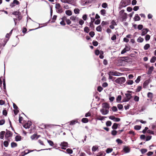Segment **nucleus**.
Wrapping results in <instances>:
<instances>
[{
	"label": "nucleus",
	"instance_id": "34",
	"mask_svg": "<svg viewBox=\"0 0 156 156\" xmlns=\"http://www.w3.org/2000/svg\"><path fill=\"white\" fill-rule=\"evenodd\" d=\"M100 12L102 15L104 16L106 13V10L104 9H102L101 10Z\"/></svg>",
	"mask_w": 156,
	"mask_h": 156
},
{
	"label": "nucleus",
	"instance_id": "56",
	"mask_svg": "<svg viewBox=\"0 0 156 156\" xmlns=\"http://www.w3.org/2000/svg\"><path fill=\"white\" fill-rule=\"evenodd\" d=\"M112 109L114 112H116L117 111V109L116 106H113L112 108Z\"/></svg>",
	"mask_w": 156,
	"mask_h": 156
},
{
	"label": "nucleus",
	"instance_id": "40",
	"mask_svg": "<svg viewBox=\"0 0 156 156\" xmlns=\"http://www.w3.org/2000/svg\"><path fill=\"white\" fill-rule=\"evenodd\" d=\"M80 10L78 8L75 9L74 10V12L75 14H79L80 12Z\"/></svg>",
	"mask_w": 156,
	"mask_h": 156
},
{
	"label": "nucleus",
	"instance_id": "50",
	"mask_svg": "<svg viewBox=\"0 0 156 156\" xmlns=\"http://www.w3.org/2000/svg\"><path fill=\"white\" fill-rule=\"evenodd\" d=\"M107 6V4L106 3H103L102 4V6L104 8H106Z\"/></svg>",
	"mask_w": 156,
	"mask_h": 156
},
{
	"label": "nucleus",
	"instance_id": "32",
	"mask_svg": "<svg viewBox=\"0 0 156 156\" xmlns=\"http://www.w3.org/2000/svg\"><path fill=\"white\" fill-rule=\"evenodd\" d=\"M144 39L141 37H139L137 40V41L138 42H142L144 41Z\"/></svg>",
	"mask_w": 156,
	"mask_h": 156
},
{
	"label": "nucleus",
	"instance_id": "19",
	"mask_svg": "<svg viewBox=\"0 0 156 156\" xmlns=\"http://www.w3.org/2000/svg\"><path fill=\"white\" fill-rule=\"evenodd\" d=\"M118 126V124L115 123L113 124L112 126V128L113 129H117Z\"/></svg>",
	"mask_w": 156,
	"mask_h": 156
},
{
	"label": "nucleus",
	"instance_id": "64",
	"mask_svg": "<svg viewBox=\"0 0 156 156\" xmlns=\"http://www.w3.org/2000/svg\"><path fill=\"white\" fill-rule=\"evenodd\" d=\"M20 13V12L19 11H15L12 13V14L13 15H18Z\"/></svg>",
	"mask_w": 156,
	"mask_h": 156
},
{
	"label": "nucleus",
	"instance_id": "62",
	"mask_svg": "<svg viewBox=\"0 0 156 156\" xmlns=\"http://www.w3.org/2000/svg\"><path fill=\"white\" fill-rule=\"evenodd\" d=\"M93 44L95 46H96L98 45V43L97 41H94L93 42Z\"/></svg>",
	"mask_w": 156,
	"mask_h": 156
},
{
	"label": "nucleus",
	"instance_id": "12",
	"mask_svg": "<svg viewBox=\"0 0 156 156\" xmlns=\"http://www.w3.org/2000/svg\"><path fill=\"white\" fill-rule=\"evenodd\" d=\"M127 13H126L124 14L123 15H122L121 16L122 21H124L126 20V19L127 18Z\"/></svg>",
	"mask_w": 156,
	"mask_h": 156
},
{
	"label": "nucleus",
	"instance_id": "1",
	"mask_svg": "<svg viewBox=\"0 0 156 156\" xmlns=\"http://www.w3.org/2000/svg\"><path fill=\"white\" fill-rule=\"evenodd\" d=\"M130 3V0H122L120 4L119 9H121L128 5Z\"/></svg>",
	"mask_w": 156,
	"mask_h": 156
},
{
	"label": "nucleus",
	"instance_id": "53",
	"mask_svg": "<svg viewBox=\"0 0 156 156\" xmlns=\"http://www.w3.org/2000/svg\"><path fill=\"white\" fill-rule=\"evenodd\" d=\"M150 38V36L149 35L147 34L145 37V39L146 41H148Z\"/></svg>",
	"mask_w": 156,
	"mask_h": 156
},
{
	"label": "nucleus",
	"instance_id": "5",
	"mask_svg": "<svg viewBox=\"0 0 156 156\" xmlns=\"http://www.w3.org/2000/svg\"><path fill=\"white\" fill-rule=\"evenodd\" d=\"M109 118L110 119L113 120L114 122H119L120 120V118H116L114 116H109Z\"/></svg>",
	"mask_w": 156,
	"mask_h": 156
},
{
	"label": "nucleus",
	"instance_id": "60",
	"mask_svg": "<svg viewBox=\"0 0 156 156\" xmlns=\"http://www.w3.org/2000/svg\"><path fill=\"white\" fill-rule=\"evenodd\" d=\"M76 16H72L70 17V19L74 21L76 20Z\"/></svg>",
	"mask_w": 156,
	"mask_h": 156
},
{
	"label": "nucleus",
	"instance_id": "54",
	"mask_svg": "<svg viewBox=\"0 0 156 156\" xmlns=\"http://www.w3.org/2000/svg\"><path fill=\"white\" fill-rule=\"evenodd\" d=\"M140 151L142 154H144L146 153L147 152V150L146 149H141Z\"/></svg>",
	"mask_w": 156,
	"mask_h": 156
},
{
	"label": "nucleus",
	"instance_id": "18",
	"mask_svg": "<svg viewBox=\"0 0 156 156\" xmlns=\"http://www.w3.org/2000/svg\"><path fill=\"white\" fill-rule=\"evenodd\" d=\"M147 96L148 98L151 99L153 97V94L151 92H149L147 94Z\"/></svg>",
	"mask_w": 156,
	"mask_h": 156
},
{
	"label": "nucleus",
	"instance_id": "11",
	"mask_svg": "<svg viewBox=\"0 0 156 156\" xmlns=\"http://www.w3.org/2000/svg\"><path fill=\"white\" fill-rule=\"evenodd\" d=\"M89 3V0H81V4L83 5H87Z\"/></svg>",
	"mask_w": 156,
	"mask_h": 156
},
{
	"label": "nucleus",
	"instance_id": "24",
	"mask_svg": "<svg viewBox=\"0 0 156 156\" xmlns=\"http://www.w3.org/2000/svg\"><path fill=\"white\" fill-rule=\"evenodd\" d=\"M30 151V150H28L27 151V153H26V151H24L23 152H22V153H21V154H22V156H24L25 155H26V154H28L30 152H32V151Z\"/></svg>",
	"mask_w": 156,
	"mask_h": 156
},
{
	"label": "nucleus",
	"instance_id": "28",
	"mask_svg": "<svg viewBox=\"0 0 156 156\" xmlns=\"http://www.w3.org/2000/svg\"><path fill=\"white\" fill-rule=\"evenodd\" d=\"M150 47V45L149 44H146L144 47V49L146 50H147Z\"/></svg>",
	"mask_w": 156,
	"mask_h": 156
},
{
	"label": "nucleus",
	"instance_id": "25",
	"mask_svg": "<svg viewBox=\"0 0 156 156\" xmlns=\"http://www.w3.org/2000/svg\"><path fill=\"white\" fill-rule=\"evenodd\" d=\"M98 146H94L93 147L92 150L93 152H95L98 150Z\"/></svg>",
	"mask_w": 156,
	"mask_h": 156
},
{
	"label": "nucleus",
	"instance_id": "47",
	"mask_svg": "<svg viewBox=\"0 0 156 156\" xmlns=\"http://www.w3.org/2000/svg\"><path fill=\"white\" fill-rule=\"evenodd\" d=\"M142 88V87L140 86H138L137 89H136V91L137 92H139L141 90Z\"/></svg>",
	"mask_w": 156,
	"mask_h": 156
},
{
	"label": "nucleus",
	"instance_id": "51",
	"mask_svg": "<svg viewBox=\"0 0 156 156\" xmlns=\"http://www.w3.org/2000/svg\"><path fill=\"white\" fill-rule=\"evenodd\" d=\"M112 150L113 149L112 148H107L106 150V152L107 153H109L112 151Z\"/></svg>",
	"mask_w": 156,
	"mask_h": 156
},
{
	"label": "nucleus",
	"instance_id": "16",
	"mask_svg": "<svg viewBox=\"0 0 156 156\" xmlns=\"http://www.w3.org/2000/svg\"><path fill=\"white\" fill-rule=\"evenodd\" d=\"M140 18L138 15L137 14H136L134 18V20L135 21H139L140 20Z\"/></svg>",
	"mask_w": 156,
	"mask_h": 156
},
{
	"label": "nucleus",
	"instance_id": "6",
	"mask_svg": "<svg viewBox=\"0 0 156 156\" xmlns=\"http://www.w3.org/2000/svg\"><path fill=\"white\" fill-rule=\"evenodd\" d=\"M100 112L103 115H106L109 112V110L108 109H105L104 108H102L100 110Z\"/></svg>",
	"mask_w": 156,
	"mask_h": 156
},
{
	"label": "nucleus",
	"instance_id": "49",
	"mask_svg": "<svg viewBox=\"0 0 156 156\" xmlns=\"http://www.w3.org/2000/svg\"><path fill=\"white\" fill-rule=\"evenodd\" d=\"M141 76H139L138 77L137 79L135 80V82L136 83H138L140 81Z\"/></svg>",
	"mask_w": 156,
	"mask_h": 156
},
{
	"label": "nucleus",
	"instance_id": "43",
	"mask_svg": "<svg viewBox=\"0 0 156 156\" xmlns=\"http://www.w3.org/2000/svg\"><path fill=\"white\" fill-rule=\"evenodd\" d=\"M100 52L102 54L103 53V52L102 51H99V50H96L95 51V54H96V55H99V54L100 53Z\"/></svg>",
	"mask_w": 156,
	"mask_h": 156
},
{
	"label": "nucleus",
	"instance_id": "58",
	"mask_svg": "<svg viewBox=\"0 0 156 156\" xmlns=\"http://www.w3.org/2000/svg\"><path fill=\"white\" fill-rule=\"evenodd\" d=\"M31 125V124H26L23 127L25 128H29L30 127V126Z\"/></svg>",
	"mask_w": 156,
	"mask_h": 156
},
{
	"label": "nucleus",
	"instance_id": "2",
	"mask_svg": "<svg viewBox=\"0 0 156 156\" xmlns=\"http://www.w3.org/2000/svg\"><path fill=\"white\" fill-rule=\"evenodd\" d=\"M126 79L124 77H121L117 78L115 80V82L119 84H122L126 81Z\"/></svg>",
	"mask_w": 156,
	"mask_h": 156
},
{
	"label": "nucleus",
	"instance_id": "31",
	"mask_svg": "<svg viewBox=\"0 0 156 156\" xmlns=\"http://www.w3.org/2000/svg\"><path fill=\"white\" fill-rule=\"evenodd\" d=\"M5 133V132L4 131L1 132L0 133V137L1 139H3L4 137V135Z\"/></svg>",
	"mask_w": 156,
	"mask_h": 156
},
{
	"label": "nucleus",
	"instance_id": "57",
	"mask_svg": "<svg viewBox=\"0 0 156 156\" xmlns=\"http://www.w3.org/2000/svg\"><path fill=\"white\" fill-rule=\"evenodd\" d=\"M89 35L91 36V37H93L95 35V34L94 32L91 31L89 33Z\"/></svg>",
	"mask_w": 156,
	"mask_h": 156
},
{
	"label": "nucleus",
	"instance_id": "23",
	"mask_svg": "<svg viewBox=\"0 0 156 156\" xmlns=\"http://www.w3.org/2000/svg\"><path fill=\"white\" fill-rule=\"evenodd\" d=\"M38 138V137H37V135L34 134L31 136V138L32 140L37 139Z\"/></svg>",
	"mask_w": 156,
	"mask_h": 156
},
{
	"label": "nucleus",
	"instance_id": "22",
	"mask_svg": "<svg viewBox=\"0 0 156 156\" xmlns=\"http://www.w3.org/2000/svg\"><path fill=\"white\" fill-rule=\"evenodd\" d=\"M125 60H126V59H125L124 58L123 59H120L118 60V62L119 63V65H122L124 64L122 63L124 62V61H125Z\"/></svg>",
	"mask_w": 156,
	"mask_h": 156
},
{
	"label": "nucleus",
	"instance_id": "48",
	"mask_svg": "<svg viewBox=\"0 0 156 156\" xmlns=\"http://www.w3.org/2000/svg\"><path fill=\"white\" fill-rule=\"evenodd\" d=\"M139 97L135 96L134 98V100L135 101H139Z\"/></svg>",
	"mask_w": 156,
	"mask_h": 156
},
{
	"label": "nucleus",
	"instance_id": "36",
	"mask_svg": "<svg viewBox=\"0 0 156 156\" xmlns=\"http://www.w3.org/2000/svg\"><path fill=\"white\" fill-rule=\"evenodd\" d=\"M17 146V144L15 142H12L11 143V146L12 148L16 147Z\"/></svg>",
	"mask_w": 156,
	"mask_h": 156
},
{
	"label": "nucleus",
	"instance_id": "52",
	"mask_svg": "<svg viewBox=\"0 0 156 156\" xmlns=\"http://www.w3.org/2000/svg\"><path fill=\"white\" fill-rule=\"evenodd\" d=\"M84 21L82 19H80L79 22V23L81 25H83L84 23Z\"/></svg>",
	"mask_w": 156,
	"mask_h": 156
},
{
	"label": "nucleus",
	"instance_id": "26",
	"mask_svg": "<svg viewBox=\"0 0 156 156\" xmlns=\"http://www.w3.org/2000/svg\"><path fill=\"white\" fill-rule=\"evenodd\" d=\"M133 80H127L126 81V83L129 85H131L133 84Z\"/></svg>",
	"mask_w": 156,
	"mask_h": 156
},
{
	"label": "nucleus",
	"instance_id": "61",
	"mask_svg": "<svg viewBox=\"0 0 156 156\" xmlns=\"http://www.w3.org/2000/svg\"><path fill=\"white\" fill-rule=\"evenodd\" d=\"M103 89L102 87L100 86H98L97 89L98 90L99 92H101Z\"/></svg>",
	"mask_w": 156,
	"mask_h": 156
},
{
	"label": "nucleus",
	"instance_id": "3",
	"mask_svg": "<svg viewBox=\"0 0 156 156\" xmlns=\"http://www.w3.org/2000/svg\"><path fill=\"white\" fill-rule=\"evenodd\" d=\"M55 8L57 12L59 13H61L63 12L62 8L60 4L58 3L55 4Z\"/></svg>",
	"mask_w": 156,
	"mask_h": 156
},
{
	"label": "nucleus",
	"instance_id": "9",
	"mask_svg": "<svg viewBox=\"0 0 156 156\" xmlns=\"http://www.w3.org/2000/svg\"><path fill=\"white\" fill-rule=\"evenodd\" d=\"M19 4L18 1L17 0H14L13 2L11 4V6L12 7L16 5H18Z\"/></svg>",
	"mask_w": 156,
	"mask_h": 156
},
{
	"label": "nucleus",
	"instance_id": "15",
	"mask_svg": "<svg viewBox=\"0 0 156 156\" xmlns=\"http://www.w3.org/2000/svg\"><path fill=\"white\" fill-rule=\"evenodd\" d=\"M148 31V30L147 29H143L142 31L141 35L142 36L144 35L147 33Z\"/></svg>",
	"mask_w": 156,
	"mask_h": 156
},
{
	"label": "nucleus",
	"instance_id": "45",
	"mask_svg": "<svg viewBox=\"0 0 156 156\" xmlns=\"http://www.w3.org/2000/svg\"><path fill=\"white\" fill-rule=\"evenodd\" d=\"M134 129L136 130H139L141 128V127L138 125H136L134 126Z\"/></svg>",
	"mask_w": 156,
	"mask_h": 156
},
{
	"label": "nucleus",
	"instance_id": "38",
	"mask_svg": "<svg viewBox=\"0 0 156 156\" xmlns=\"http://www.w3.org/2000/svg\"><path fill=\"white\" fill-rule=\"evenodd\" d=\"M84 30L85 32L88 33L90 31V30L87 27H86L84 28Z\"/></svg>",
	"mask_w": 156,
	"mask_h": 156
},
{
	"label": "nucleus",
	"instance_id": "46",
	"mask_svg": "<svg viewBox=\"0 0 156 156\" xmlns=\"http://www.w3.org/2000/svg\"><path fill=\"white\" fill-rule=\"evenodd\" d=\"M77 121L75 120H72L70 122V125H73L76 124V123H77Z\"/></svg>",
	"mask_w": 156,
	"mask_h": 156
},
{
	"label": "nucleus",
	"instance_id": "29",
	"mask_svg": "<svg viewBox=\"0 0 156 156\" xmlns=\"http://www.w3.org/2000/svg\"><path fill=\"white\" fill-rule=\"evenodd\" d=\"M123 150L126 153H128L130 151V149L128 147H125L123 148Z\"/></svg>",
	"mask_w": 156,
	"mask_h": 156
},
{
	"label": "nucleus",
	"instance_id": "27",
	"mask_svg": "<svg viewBox=\"0 0 156 156\" xmlns=\"http://www.w3.org/2000/svg\"><path fill=\"white\" fill-rule=\"evenodd\" d=\"M156 61V57L154 56H153L150 60V62L151 63H154Z\"/></svg>",
	"mask_w": 156,
	"mask_h": 156
},
{
	"label": "nucleus",
	"instance_id": "8",
	"mask_svg": "<svg viewBox=\"0 0 156 156\" xmlns=\"http://www.w3.org/2000/svg\"><path fill=\"white\" fill-rule=\"evenodd\" d=\"M130 50V47L126 46L125 48L121 51V54H123L127 51H129Z\"/></svg>",
	"mask_w": 156,
	"mask_h": 156
},
{
	"label": "nucleus",
	"instance_id": "13",
	"mask_svg": "<svg viewBox=\"0 0 156 156\" xmlns=\"http://www.w3.org/2000/svg\"><path fill=\"white\" fill-rule=\"evenodd\" d=\"M102 107L103 108L108 109L109 108V106L108 104L105 103L102 104Z\"/></svg>",
	"mask_w": 156,
	"mask_h": 156
},
{
	"label": "nucleus",
	"instance_id": "59",
	"mask_svg": "<svg viewBox=\"0 0 156 156\" xmlns=\"http://www.w3.org/2000/svg\"><path fill=\"white\" fill-rule=\"evenodd\" d=\"M116 141L118 144H121L122 143V141L119 139H116Z\"/></svg>",
	"mask_w": 156,
	"mask_h": 156
},
{
	"label": "nucleus",
	"instance_id": "44",
	"mask_svg": "<svg viewBox=\"0 0 156 156\" xmlns=\"http://www.w3.org/2000/svg\"><path fill=\"white\" fill-rule=\"evenodd\" d=\"M117 107L119 110H122L123 108L122 105L119 104L117 105Z\"/></svg>",
	"mask_w": 156,
	"mask_h": 156
},
{
	"label": "nucleus",
	"instance_id": "37",
	"mask_svg": "<svg viewBox=\"0 0 156 156\" xmlns=\"http://www.w3.org/2000/svg\"><path fill=\"white\" fill-rule=\"evenodd\" d=\"M66 153L69 154H72L73 153V151L72 150L68 148L66 150Z\"/></svg>",
	"mask_w": 156,
	"mask_h": 156
},
{
	"label": "nucleus",
	"instance_id": "33",
	"mask_svg": "<svg viewBox=\"0 0 156 156\" xmlns=\"http://www.w3.org/2000/svg\"><path fill=\"white\" fill-rule=\"evenodd\" d=\"M47 142L50 146L52 147L54 146V143L52 141L50 140H48Z\"/></svg>",
	"mask_w": 156,
	"mask_h": 156
},
{
	"label": "nucleus",
	"instance_id": "20",
	"mask_svg": "<svg viewBox=\"0 0 156 156\" xmlns=\"http://www.w3.org/2000/svg\"><path fill=\"white\" fill-rule=\"evenodd\" d=\"M65 12L66 14L69 16H71L72 15V12L70 10H66Z\"/></svg>",
	"mask_w": 156,
	"mask_h": 156
},
{
	"label": "nucleus",
	"instance_id": "63",
	"mask_svg": "<svg viewBox=\"0 0 156 156\" xmlns=\"http://www.w3.org/2000/svg\"><path fill=\"white\" fill-rule=\"evenodd\" d=\"M106 117L100 116L99 117L98 119L100 120H103L105 118H106Z\"/></svg>",
	"mask_w": 156,
	"mask_h": 156
},
{
	"label": "nucleus",
	"instance_id": "55",
	"mask_svg": "<svg viewBox=\"0 0 156 156\" xmlns=\"http://www.w3.org/2000/svg\"><path fill=\"white\" fill-rule=\"evenodd\" d=\"M2 80L3 81V85L4 89H5V77L4 78H2Z\"/></svg>",
	"mask_w": 156,
	"mask_h": 156
},
{
	"label": "nucleus",
	"instance_id": "7",
	"mask_svg": "<svg viewBox=\"0 0 156 156\" xmlns=\"http://www.w3.org/2000/svg\"><path fill=\"white\" fill-rule=\"evenodd\" d=\"M127 92V93L125 94V95L127 99L129 101L132 97L131 94L130 93H132V92L129 91H128Z\"/></svg>",
	"mask_w": 156,
	"mask_h": 156
},
{
	"label": "nucleus",
	"instance_id": "21",
	"mask_svg": "<svg viewBox=\"0 0 156 156\" xmlns=\"http://www.w3.org/2000/svg\"><path fill=\"white\" fill-rule=\"evenodd\" d=\"M122 99V96L120 95H118L116 99V101L118 103H120L121 102V100Z\"/></svg>",
	"mask_w": 156,
	"mask_h": 156
},
{
	"label": "nucleus",
	"instance_id": "10",
	"mask_svg": "<svg viewBox=\"0 0 156 156\" xmlns=\"http://www.w3.org/2000/svg\"><path fill=\"white\" fill-rule=\"evenodd\" d=\"M68 4H70L74 6L76 5V1L75 0H68Z\"/></svg>",
	"mask_w": 156,
	"mask_h": 156
},
{
	"label": "nucleus",
	"instance_id": "35",
	"mask_svg": "<svg viewBox=\"0 0 156 156\" xmlns=\"http://www.w3.org/2000/svg\"><path fill=\"white\" fill-rule=\"evenodd\" d=\"M21 139V136H17L15 137L16 140L17 141L20 140Z\"/></svg>",
	"mask_w": 156,
	"mask_h": 156
},
{
	"label": "nucleus",
	"instance_id": "41",
	"mask_svg": "<svg viewBox=\"0 0 156 156\" xmlns=\"http://www.w3.org/2000/svg\"><path fill=\"white\" fill-rule=\"evenodd\" d=\"M96 30L98 31L101 32L102 30V28L100 26H99L96 27Z\"/></svg>",
	"mask_w": 156,
	"mask_h": 156
},
{
	"label": "nucleus",
	"instance_id": "14",
	"mask_svg": "<svg viewBox=\"0 0 156 156\" xmlns=\"http://www.w3.org/2000/svg\"><path fill=\"white\" fill-rule=\"evenodd\" d=\"M6 130V132L5 135V137L6 138H8L11 136L12 134L10 131L7 130V129Z\"/></svg>",
	"mask_w": 156,
	"mask_h": 156
},
{
	"label": "nucleus",
	"instance_id": "30",
	"mask_svg": "<svg viewBox=\"0 0 156 156\" xmlns=\"http://www.w3.org/2000/svg\"><path fill=\"white\" fill-rule=\"evenodd\" d=\"M82 122L84 123H87L88 122V119L87 118H83L82 119Z\"/></svg>",
	"mask_w": 156,
	"mask_h": 156
},
{
	"label": "nucleus",
	"instance_id": "4",
	"mask_svg": "<svg viewBox=\"0 0 156 156\" xmlns=\"http://www.w3.org/2000/svg\"><path fill=\"white\" fill-rule=\"evenodd\" d=\"M108 75H111L112 76H119L122 75V73L118 72L116 71H110L108 73Z\"/></svg>",
	"mask_w": 156,
	"mask_h": 156
},
{
	"label": "nucleus",
	"instance_id": "39",
	"mask_svg": "<svg viewBox=\"0 0 156 156\" xmlns=\"http://www.w3.org/2000/svg\"><path fill=\"white\" fill-rule=\"evenodd\" d=\"M118 133L117 131L115 130H112L111 132V134L113 136L116 135Z\"/></svg>",
	"mask_w": 156,
	"mask_h": 156
},
{
	"label": "nucleus",
	"instance_id": "42",
	"mask_svg": "<svg viewBox=\"0 0 156 156\" xmlns=\"http://www.w3.org/2000/svg\"><path fill=\"white\" fill-rule=\"evenodd\" d=\"M112 122L111 121H108L106 122V124L107 126H110L112 125Z\"/></svg>",
	"mask_w": 156,
	"mask_h": 156
},
{
	"label": "nucleus",
	"instance_id": "17",
	"mask_svg": "<svg viewBox=\"0 0 156 156\" xmlns=\"http://www.w3.org/2000/svg\"><path fill=\"white\" fill-rule=\"evenodd\" d=\"M68 145V143L65 142L61 143L60 144L61 146L62 147H67Z\"/></svg>",
	"mask_w": 156,
	"mask_h": 156
}]
</instances>
